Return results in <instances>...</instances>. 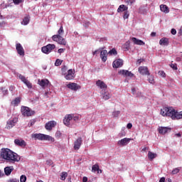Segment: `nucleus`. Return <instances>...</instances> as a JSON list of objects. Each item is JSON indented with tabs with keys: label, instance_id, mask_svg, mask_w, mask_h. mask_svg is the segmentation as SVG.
I'll return each instance as SVG.
<instances>
[{
	"label": "nucleus",
	"instance_id": "nucleus-47",
	"mask_svg": "<svg viewBox=\"0 0 182 182\" xmlns=\"http://www.w3.org/2000/svg\"><path fill=\"white\" fill-rule=\"evenodd\" d=\"M36 122V121L35 119L31 120L28 124V127H31V126H33V124H35Z\"/></svg>",
	"mask_w": 182,
	"mask_h": 182
},
{
	"label": "nucleus",
	"instance_id": "nucleus-41",
	"mask_svg": "<svg viewBox=\"0 0 182 182\" xmlns=\"http://www.w3.org/2000/svg\"><path fill=\"white\" fill-rule=\"evenodd\" d=\"M20 181L21 182H26V176L21 175L20 177Z\"/></svg>",
	"mask_w": 182,
	"mask_h": 182
},
{
	"label": "nucleus",
	"instance_id": "nucleus-38",
	"mask_svg": "<svg viewBox=\"0 0 182 182\" xmlns=\"http://www.w3.org/2000/svg\"><path fill=\"white\" fill-rule=\"evenodd\" d=\"M19 79L21 80V81H23V83H25L28 80L26 79V77H25V76L22 75H18Z\"/></svg>",
	"mask_w": 182,
	"mask_h": 182
},
{
	"label": "nucleus",
	"instance_id": "nucleus-48",
	"mask_svg": "<svg viewBox=\"0 0 182 182\" xmlns=\"http://www.w3.org/2000/svg\"><path fill=\"white\" fill-rule=\"evenodd\" d=\"M63 75H66V70H68V67L65 65L61 69Z\"/></svg>",
	"mask_w": 182,
	"mask_h": 182
},
{
	"label": "nucleus",
	"instance_id": "nucleus-19",
	"mask_svg": "<svg viewBox=\"0 0 182 182\" xmlns=\"http://www.w3.org/2000/svg\"><path fill=\"white\" fill-rule=\"evenodd\" d=\"M82 146V137H78L77 140L74 142V149L79 150Z\"/></svg>",
	"mask_w": 182,
	"mask_h": 182
},
{
	"label": "nucleus",
	"instance_id": "nucleus-1",
	"mask_svg": "<svg viewBox=\"0 0 182 182\" xmlns=\"http://www.w3.org/2000/svg\"><path fill=\"white\" fill-rule=\"evenodd\" d=\"M0 157L6 160L9 163H16V161H19L21 160V156L18 154L12 151L9 149H1L0 153Z\"/></svg>",
	"mask_w": 182,
	"mask_h": 182
},
{
	"label": "nucleus",
	"instance_id": "nucleus-58",
	"mask_svg": "<svg viewBox=\"0 0 182 182\" xmlns=\"http://www.w3.org/2000/svg\"><path fill=\"white\" fill-rule=\"evenodd\" d=\"M134 96H136V97H139V96H141V92H135L134 95Z\"/></svg>",
	"mask_w": 182,
	"mask_h": 182
},
{
	"label": "nucleus",
	"instance_id": "nucleus-25",
	"mask_svg": "<svg viewBox=\"0 0 182 182\" xmlns=\"http://www.w3.org/2000/svg\"><path fill=\"white\" fill-rule=\"evenodd\" d=\"M14 126H15V120L14 119L9 120L7 121L6 129H8L9 130L12 129Z\"/></svg>",
	"mask_w": 182,
	"mask_h": 182
},
{
	"label": "nucleus",
	"instance_id": "nucleus-31",
	"mask_svg": "<svg viewBox=\"0 0 182 182\" xmlns=\"http://www.w3.org/2000/svg\"><path fill=\"white\" fill-rule=\"evenodd\" d=\"M66 177H68V173L65 171L62 172L60 174V180H62V181H65V180H66Z\"/></svg>",
	"mask_w": 182,
	"mask_h": 182
},
{
	"label": "nucleus",
	"instance_id": "nucleus-40",
	"mask_svg": "<svg viewBox=\"0 0 182 182\" xmlns=\"http://www.w3.org/2000/svg\"><path fill=\"white\" fill-rule=\"evenodd\" d=\"M119 114H120V111H114L112 112V116L114 117H119Z\"/></svg>",
	"mask_w": 182,
	"mask_h": 182
},
{
	"label": "nucleus",
	"instance_id": "nucleus-4",
	"mask_svg": "<svg viewBox=\"0 0 182 182\" xmlns=\"http://www.w3.org/2000/svg\"><path fill=\"white\" fill-rule=\"evenodd\" d=\"M51 39L54 42H57L58 45H63V46H66V39H65L62 36L54 35L51 37Z\"/></svg>",
	"mask_w": 182,
	"mask_h": 182
},
{
	"label": "nucleus",
	"instance_id": "nucleus-15",
	"mask_svg": "<svg viewBox=\"0 0 182 182\" xmlns=\"http://www.w3.org/2000/svg\"><path fill=\"white\" fill-rule=\"evenodd\" d=\"M158 131L160 134H166V133H168V132H171V128L167 127H160L158 129Z\"/></svg>",
	"mask_w": 182,
	"mask_h": 182
},
{
	"label": "nucleus",
	"instance_id": "nucleus-23",
	"mask_svg": "<svg viewBox=\"0 0 182 182\" xmlns=\"http://www.w3.org/2000/svg\"><path fill=\"white\" fill-rule=\"evenodd\" d=\"M132 42L134 43V45H139V46H143L146 45L145 43H144L143 41L136 39V38L133 37L132 38Z\"/></svg>",
	"mask_w": 182,
	"mask_h": 182
},
{
	"label": "nucleus",
	"instance_id": "nucleus-32",
	"mask_svg": "<svg viewBox=\"0 0 182 182\" xmlns=\"http://www.w3.org/2000/svg\"><path fill=\"white\" fill-rule=\"evenodd\" d=\"M65 33V31L63 30V26H61L58 31V34L55 35H59V36H62Z\"/></svg>",
	"mask_w": 182,
	"mask_h": 182
},
{
	"label": "nucleus",
	"instance_id": "nucleus-33",
	"mask_svg": "<svg viewBox=\"0 0 182 182\" xmlns=\"http://www.w3.org/2000/svg\"><path fill=\"white\" fill-rule=\"evenodd\" d=\"M21 23L23 25H28L29 23V18L28 16L24 17Z\"/></svg>",
	"mask_w": 182,
	"mask_h": 182
},
{
	"label": "nucleus",
	"instance_id": "nucleus-62",
	"mask_svg": "<svg viewBox=\"0 0 182 182\" xmlns=\"http://www.w3.org/2000/svg\"><path fill=\"white\" fill-rule=\"evenodd\" d=\"M165 181H166L165 178H161V179L159 180V182H165Z\"/></svg>",
	"mask_w": 182,
	"mask_h": 182
},
{
	"label": "nucleus",
	"instance_id": "nucleus-35",
	"mask_svg": "<svg viewBox=\"0 0 182 182\" xmlns=\"http://www.w3.org/2000/svg\"><path fill=\"white\" fill-rule=\"evenodd\" d=\"M129 16H130V14H129V11H124L123 18L124 19H129Z\"/></svg>",
	"mask_w": 182,
	"mask_h": 182
},
{
	"label": "nucleus",
	"instance_id": "nucleus-8",
	"mask_svg": "<svg viewBox=\"0 0 182 182\" xmlns=\"http://www.w3.org/2000/svg\"><path fill=\"white\" fill-rule=\"evenodd\" d=\"M65 78L66 80H72L75 79V70L70 69L68 70V73H65V75H64Z\"/></svg>",
	"mask_w": 182,
	"mask_h": 182
},
{
	"label": "nucleus",
	"instance_id": "nucleus-7",
	"mask_svg": "<svg viewBox=\"0 0 182 182\" xmlns=\"http://www.w3.org/2000/svg\"><path fill=\"white\" fill-rule=\"evenodd\" d=\"M16 50L17 53L19 55V56H25V50L23 49V47L21 43H17L16 44Z\"/></svg>",
	"mask_w": 182,
	"mask_h": 182
},
{
	"label": "nucleus",
	"instance_id": "nucleus-45",
	"mask_svg": "<svg viewBox=\"0 0 182 182\" xmlns=\"http://www.w3.org/2000/svg\"><path fill=\"white\" fill-rule=\"evenodd\" d=\"M170 66L171 68H173V70H177L178 69L176 63H171Z\"/></svg>",
	"mask_w": 182,
	"mask_h": 182
},
{
	"label": "nucleus",
	"instance_id": "nucleus-27",
	"mask_svg": "<svg viewBox=\"0 0 182 182\" xmlns=\"http://www.w3.org/2000/svg\"><path fill=\"white\" fill-rule=\"evenodd\" d=\"M127 9H129V8L127 6H126L125 5L122 4V5H120L119 6V8L117 9V12L119 14H120V12H124V11H127Z\"/></svg>",
	"mask_w": 182,
	"mask_h": 182
},
{
	"label": "nucleus",
	"instance_id": "nucleus-50",
	"mask_svg": "<svg viewBox=\"0 0 182 182\" xmlns=\"http://www.w3.org/2000/svg\"><path fill=\"white\" fill-rule=\"evenodd\" d=\"M119 137H124V136H126V132L124 130L121 131V132L119 134Z\"/></svg>",
	"mask_w": 182,
	"mask_h": 182
},
{
	"label": "nucleus",
	"instance_id": "nucleus-21",
	"mask_svg": "<svg viewBox=\"0 0 182 182\" xmlns=\"http://www.w3.org/2000/svg\"><path fill=\"white\" fill-rule=\"evenodd\" d=\"M38 85L41 86V87H48L49 86V80H38Z\"/></svg>",
	"mask_w": 182,
	"mask_h": 182
},
{
	"label": "nucleus",
	"instance_id": "nucleus-59",
	"mask_svg": "<svg viewBox=\"0 0 182 182\" xmlns=\"http://www.w3.org/2000/svg\"><path fill=\"white\" fill-rule=\"evenodd\" d=\"M132 95H136V88H134V87H133L132 89Z\"/></svg>",
	"mask_w": 182,
	"mask_h": 182
},
{
	"label": "nucleus",
	"instance_id": "nucleus-30",
	"mask_svg": "<svg viewBox=\"0 0 182 182\" xmlns=\"http://www.w3.org/2000/svg\"><path fill=\"white\" fill-rule=\"evenodd\" d=\"M20 103H21V98L19 97H16L14 100L11 102V105H13V106H18V105H19Z\"/></svg>",
	"mask_w": 182,
	"mask_h": 182
},
{
	"label": "nucleus",
	"instance_id": "nucleus-53",
	"mask_svg": "<svg viewBox=\"0 0 182 182\" xmlns=\"http://www.w3.org/2000/svg\"><path fill=\"white\" fill-rule=\"evenodd\" d=\"M133 127V124L132 123H128L127 125V129H132Z\"/></svg>",
	"mask_w": 182,
	"mask_h": 182
},
{
	"label": "nucleus",
	"instance_id": "nucleus-16",
	"mask_svg": "<svg viewBox=\"0 0 182 182\" xmlns=\"http://www.w3.org/2000/svg\"><path fill=\"white\" fill-rule=\"evenodd\" d=\"M113 68H122L123 66V60L118 58L115 60L112 63Z\"/></svg>",
	"mask_w": 182,
	"mask_h": 182
},
{
	"label": "nucleus",
	"instance_id": "nucleus-6",
	"mask_svg": "<svg viewBox=\"0 0 182 182\" xmlns=\"http://www.w3.org/2000/svg\"><path fill=\"white\" fill-rule=\"evenodd\" d=\"M55 48L56 46L55 44H48L47 46L41 48V52H43V53H46V55H49V53H50V52H52V50Z\"/></svg>",
	"mask_w": 182,
	"mask_h": 182
},
{
	"label": "nucleus",
	"instance_id": "nucleus-5",
	"mask_svg": "<svg viewBox=\"0 0 182 182\" xmlns=\"http://www.w3.org/2000/svg\"><path fill=\"white\" fill-rule=\"evenodd\" d=\"M21 113L23 116L26 117H29L30 116H33V114H35V111L31 109V108L28 107L22 106Z\"/></svg>",
	"mask_w": 182,
	"mask_h": 182
},
{
	"label": "nucleus",
	"instance_id": "nucleus-43",
	"mask_svg": "<svg viewBox=\"0 0 182 182\" xmlns=\"http://www.w3.org/2000/svg\"><path fill=\"white\" fill-rule=\"evenodd\" d=\"M158 75H159V76H161L162 77H166V73H164V71L163 70L159 71Z\"/></svg>",
	"mask_w": 182,
	"mask_h": 182
},
{
	"label": "nucleus",
	"instance_id": "nucleus-12",
	"mask_svg": "<svg viewBox=\"0 0 182 182\" xmlns=\"http://www.w3.org/2000/svg\"><path fill=\"white\" fill-rule=\"evenodd\" d=\"M138 71L140 73V75H150V72H149V68L146 66H140L138 68Z\"/></svg>",
	"mask_w": 182,
	"mask_h": 182
},
{
	"label": "nucleus",
	"instance_id": "nucleus-17",
	"mask_svg": "<svg viewBox=\"0 0 182 182\" xmlns=\"http://www.w3.org/2000/svg\"><path fill=\"white\" fill-rule=\"evenodd\" d=\"M55 126H56V122L50 121L46 124L45 129L46 130H52V129L55 127Z\"/></svg>",
	"mask_w": 182,
	"mask_h": 182
},
{
	"label": "nucleus",
	"instance_id": "nucleus-37",
	"mask_svg": "<svg viewBox=\"0 0 182 182\" xmlns=\"http://www.w3.org/2000/svg\"><path fill=\"white\" fill-rule=\"evenodd\" d=\"M25 85H26V86L28 87V89H32V83H31V82H29V80H26L24 82Z\"/></svg>",
	"mask_w": 182,
	"mask_h": 182
},
{
	"label": "nucleus",
	"instance_id": "nucleus-49",
	"mask_svg": "<svg viewBox=\"0 0 182 182\" xmlns=\"http://www.w3.org/2000/svg\"><path fill=\"white\" fill-rule=\"evenodd\" d=\"M55 137H62V132H60V131H57L55 133Z\"/></svg>",
	"mask_w": 182,
	"mask_h": 182
},
{
	"label": "nucleus",
	"instance_id": "nucleus-42",
	"mask_svg": "<svg viewBox=\"0 0 182 182\" xmlns=\"http://www.w3.org/2000/svg\"><path fill=\"white\" fill-rule=\"evenodd\" d=\"M62 65V60L60 59H57L55 63V66H60Z\"/></svg>",
	"mask_w": 182,
	"mask_h": 182
},
{
	"label": "nucleus",
	"instance_id": "nucleus-29",
	"mask_svg": "<svg viewBox=\"0 0 182 182\" xmlns=\"http://www.w3.org/2000/svg\"><path fill=\"white\" fill-rule=\"evenodd\" d=\"M157 157V154L153 153L151 151L148 152V158L149 160H153L154 159H156Z\"/></svg>",
	"mask_w": 182,
	"mask_h": 182
},
{
	"label": "nucleus",
	"instance_id": "nucleus-14",
	"mask_svg": "<svg viewBox=\"0 0 182 182\" xmlns=\"http://www.w3.org/2000/svg\"><path fill=\"white\" fill-rule=\"evenodd\" d=\"M14 144H16V146H18L19 147H25V146H26V142L25 141V140H23L22 139H15Z\"/></svg>",
	"mask_w": 182,
	"mask_h": 182
},
{
	"label": "nucleus",
	"instance_id": "nucleus-64",
	"mask_svg": "<svg viewBox=\"0 0 182 182\" xmlns=\"http://www.w3.org/2000/svg\"><path fill=\"white\" fill-rule=\"evenodd\" d=\"M83 182H87V177H84L82 179Z\"/></svg>",
	"mask_w": 182,
	"mask_h": 182
},
{
	"label": "nucleus",
	"instance_id": "nucleus-60",
	"mask_svg": "<svg viewBox=\"0 0 182 182\" xmlns=\"http://www.w3.org/2000/svg\"><path fill=\"white\" fill-rule=\"evenodd\" d=\"M6 23L5 21L0 22V28H2L4 25H6Z\"/></svg>",
	"mask_w": 182,
	"mask_h": 182
},
{
	"label": "nucleus",
	"instance_id": "nucleus-63",
	"mask_svg": "<svg viewBox=\"0 0 182 182\" xmlns=\"http://www.w3.org/2000/svg\"><path fill=\"white\" fill-rule=\"evenodd\" d=\"M3 93L4 95H6L8 93V90H4Z\"/></svg>",
	"mask_w": 182,
	"mask_h": 182
},
{
	"label": "nucleus",
	"instance_id": "nucleus-10",
	"mask_svg": "<svg viewBox=\"0 0 182 182\" xmlns=\"http://www.w3.org/2000/svg\"><path fill=\"white\" fill-rule=\"evenodd\" d=\"M96 86L100 88L102 91L107 90V85L102 80H98L96 82Z\"/></svg>",
	"mask_w": 182,
	"mask_h": 182
},
{
	"label": "nucleus",
	"instance_id": "nucleus-24",
	"mask_svg": "<svg viewBox=\"0 0 182 182\" xmlns=\"http://www.w3.org/2000/svg\"><path fill=\"white\" fill-rule=\"evenodd\" d=\"M168 38H162L160 41H159V45H161L162 46H168Z\"/></svg>",
	"mask_w": 182,
	"mask_h": 182
},
{
	"label": "nucleus",
	"instance_id": "nucleus-44",
	"mask_svg": "<svg viewBox=\"0 0 182 182\" xmlns=\"http://www.w3.org/2000/svg\"><path fill=\"white\" fill-rule=\"evenodd\" d=\"M13 2L15 5H19V4L23 2V0H13Z\"/></svg>",
	"mask_w": 182,
	"mask_h": 182
},
{
	"label": "nucleus",
	"instance_id": "nucleus-11",
	"mask_svg": "<svg viewBox=\"0 0 182 182\" xmlns=\"http://www.w3.org/2000/svg\"><path fill=\"white\" fill-rule=\"evenodd\" d=\"M119 75H122V76H126L129 77H133L134 74L127 70H121L118 72Z\"/></svg>",
	"mask_w": 182,
	"mask_h": 182
},
{
	"label": "nucleus",
	"instance_id": "nucleus-22",
	"mask_svg": "<svg viewBox=\"0 0 182 182\" xmlns=\"http://www.w3.org/2000/svg\"><path fill=\"white\" fill-rule=\"evenodd\" d=\"M100 58L102 62H106L107 60V50H104L100 52Z\"/></svg>",
	"mask_w": 182,
	"mask_h": 182
},
{
	"label": "nucleus",
	"instance_id": "nucleus-13",
	"mask_svg": "<svg viewBox=\"0 0 182 182\" xmlns=\"http://www.w3.org/2000/svg\"><path fill=\"white\" fill-rule=\"evenodd\" d=\"M67 87L70 89V90H74L76 92V90H79V89H80V85L75 82H70L68 85H67Z\"/></svg>",
	"mask_w": 182,
	"mask_h": 182
},
{
	"label": "nucleus",
	"instance_id": "nucleus-9",
	"mask_svg": "<svg viewBox=\"0 0 182 182\" xmlns=\"http://www.w3.org/2000/svg\"><path fill=\"white\" fill-rule=\"evenodd\" d=\"M132 140L130 138H124L121 140H119L117 141V144L118 146H121L122 147H124V146H127V144H129V143H130V141Z\"/></svg>",
	"mask_w": 182,
	"mask_h": 182
},
{
	"label": "nucleus",
	"instance_id": "nucleus-56",
	"mask_svg": "<svg viewBox=\"0 0 182 182\" xmlns=\"http://www.w3.org/2000/svg\"><path fill=\"white\" fill-rule=\"evenodd\" d=\"M9 182H19V180L16 178L10 179Z\"/></svg>",
	"mask_w": 182,
	"mask_h": 182
},
{
	"label": "nucleus",
	"instance_id": "nucleus-20",
	"mask_svg": "<svg viewBox=\"0 0 182 182\" xmlns=\"http://www.w3.org/2000/svg\"><path fill=\"white\" fill-rule=\"evenodd\" d=\"M100 93L104 100H109V99L112 97V95L106 90L104 91H101Z\"/></svg>",
	"mask_w": 182,
	"mask_h": 182
},
{
	"label": "nucleus",
	"instance_id": "nucleus-46",
	"mask_svg": "<svg viewBox=\"0 0 182 182\" xmlns=\"http://www.w3.org/2000/svg\"><path fill=\"white\" fill-rule=\"evenodd\" d=\"M180 172V169L178 168H176L172 171V174H177Z\"/></svg>",
	"mask_w": 182,
	"mask_h": 182
},
{
	"label": "nucleus",
	"instance_id": "nucleus-26",
	"mask_svg": "<svg viewBox=\"0 0 182 182\" xmlns=\"http://www.w3.org/2000/svg\"><path fill=\"white\" fill-rule=\"evenodd\" d=\"M12 171H14V166H7L4 168V173L6 176H10Z\"/></svg>",
	"mask_w": 182,
	"mask_h": 182
},
{
	"label": "nucleus",
	"instance_id": "nucleus-52",
	"mask_svg": "<svg viewBox=\"0 0 182 182\" xmlns=\"http://www.w3.org/2000/svg\"><path fill=\"white\" fill-rule=\"evenodd\" d=\"M65 50H66L65 48H59L58 50V53H60V55L61 53H63V52H65Z\"/></svg>",
	"mask_w": 182,
	"mask_h": 182
},
{
	"label": "nucleus",
	"instance_id": "nucleus-57",
	"mask_svg": "<svg viewBox=\"0 0 182 182\" xmlns=\"http://www.w3.org/2000/svg\"><path fill=\"white\" fill-rule=\"evenodd\" d=\"M171 32L172 35H176V33H177V31H176L174 28H172Z\"/></svg>",
	"mask_w": 182,
	"mask_h": 182
},
{
	"label": "nucleus",
	"instance_id": "nucleus-2",
	"mask_svg": "<svg viewBox=\"0 0 182 182\" xmlns=\"http://www.w3.org/2000/svg\"><path fill=\"white\" fill-rule=\"evenodd\" d=\"M160 114L164 117H171L172 120H180V119H182V111L178 112L173 107H163L160 111Z\"/></svg>",
	"mask_w": 182,
	"mask_h": 182
},
{
	"label": "nucleus",
	"instance_id": "nucleus-55",
	"mask_svg": "<svg viewBox=\"0 0 182 182\" xmlns=\"http://www.w3.org/2000/svg\"><path fill=\"white\" fill-rule=\"evenodd\" d=\"M143 60H144V59H139L138 60H137V62H136V64L137 65H141V63L143 62Z\"/></svg>",
	"mask_w": 182,
	"mask_h": 182
},
{
	"label": "nucleus",
	"instance_id": "nucleus-39",
	"mask_svg": "<svg viewBox=\"0 0 182 182\" xmlns=\"http://www.w3.org/2000/svg\"><path fill=\"white\" fill-rule=\"evenodd\" d=\"M149 82L151 83V85L154 84V77L153 76H149L148 78Z\"/></svg>",
	"mask_w": 182,
	"mask_h": 182
},
{
	"label": "nucleus",
	"instance_id": "nucleus-3",
	"mask_svg": "<svg viewBox=\"0 0 182 182\" xmlns=\"http://www.w3.org/2000/svg\"><path fill=\"white\" fill-rule=\"evenodd\" d=\"M32 138L37 140H47L48 141H52L53 143L55 141V138L43 134H34L32 135Z\"/></svg>",
	"mask_w": 182,
	"mask_h": 182
},
{
	"label": "nucleus",
	"instance_id": "nucleus-18",
	"mask_svg": "<svg viewBox=\"0 0 182 182\" xmlns=\"http://www.w3.org/2000/svg\"><path fill=\"white\" fill-rule=\"evenodd\" d=\"M73 119V116L72 114H68L63 119V123L65 126H70V120Z\"/></svg>",
	"mask_w": 182,
	"mask_h": 182
},
{
	"label": "nucleus",
	"instance_id": "nucleus-61",
	"mask_svg": "<svg viewBox=\"0 0 182 182\" xmlns=\"http://www.w3.org/2000/svg\"><path fill=\"white\" fill-rule=\"evenodd\" d=\"M4 176H5V174L4 173V172H2V171L0 170V178L1 177H4Z\"/></svg>",
	"mask_w": 182,
	"mask_h": 182
},
{
	"label": "nucleus",
	"instance_id": "nucleus-51",
	"mask_svg": "<svg viewBox=\"0 0 182 182\" xmlns=\"http://www.w3.org/2000/svg\"><path fill=\"white\" fill-rule=\"evenodd\" d=\"M134 2H136V0H127L126 3L127 4H130V5H133V4H134Z\"/></svg>",
	"mask_w": 182,
	"mask_h": 182
},
{
	"label": "nucleus",
	"instance_id": "nucleus-28",
	"mask_svg": "<svg viewBox=\"0 0 182 182\" xmlns=\"http://www.w3.org/2000/svg\"><path fill=\"white\" fill-rule=\"evenodd\" d=\"M160 9H161V12H164L165 14H168V12H169L168 7L164 4H161L160 6Z\"/></svg>",
	"mask_w": 182,
	"mask_h": 182
},
{
	"label": "nucleus",
	"instance_id": "nucleus-36",
	"mask_svg": "<svg viewBox=\"0 0 182 182\" xmlns=\"http://www.w3.org/2000/svg\"><path fill=\"white\" fill-rule=\"evenodd\" d=\"M108 53H109V55H117V51L116 50L115 48H112V50H110L109 51Z\"/></svg>",
	"mask_w": 182,
	"mask_h": 182
},
{
	"label": "nucleus",
	"instance_id": "nucleus-54",
	"mask_svg": "<svg viewBox=\"0 0 182 182\" xmlns=\"http://www.w3.org/2000/svg\"><path fill=\"white\" fill-rule=\"evenodd\" d=\"M73 119L74 122H77V120H79V117L73 115Z\"/></svg>",
	"mask_w": 182,
	"mask_h": 182
},
{
	"label": "nucleus",
	"instance_id": "nucleus-34",
	"mask_svg": "<svg viewBox=\"0 0 182 182\" xmlns=\"http://www.w3.org/2000/svg\"><path fill=\"white\" fill-rule=\"evenodd\" d=\"M98 170H99V165L95 164L92 166V171H93V173H96V171H98Z\"/></svg>",
	"mask_w": 182,
	"mask_h": 182
}]
</instances>
